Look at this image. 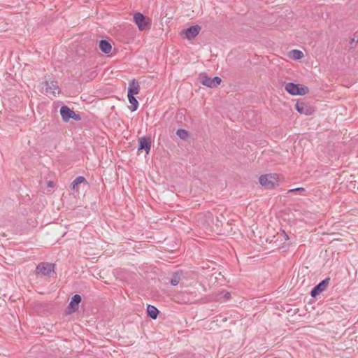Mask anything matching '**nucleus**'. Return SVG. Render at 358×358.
Wrapping results in <instances>:
<instances>
[{"mask_svg":"<svg viewBox=\"0 0 358 358\" xmlns=\"http://www.w3.org/2000/svg\"><path fill=\"white\" fill-rule=\"evenodd\" d=\"M288 56L294 60H299L304 57V55L303 52L299 50H292L289 52Z\"/></svg>","mask_w":358,"mask_h":358,"instance_id":"nucleus-17","label":"nucleus"},{"mask_svg":"<svg viewBox=\"0 0 358 358\" xmlns=\"http://www.w3.org/2000/svg\"><path fill=\"white\" fill-rule=\"evenodd\" d=\"M48 185L49 187H53V182H52V181H49V182H48Z\"/></svg>","mask_w":358,"mask_h":358,"instance_id":"nucleus-26","label":"nucleus"},{"mask_svg":"<svg viewBox=\"0 0 358 358\" xmlns=\"http://www.w3.org/2000/svg\"><path fill=\"white\" fill-rule=\"evenodd\" d=\"M259 184L262 186H267L268 185V174L262 175L259 178Z\"/></svg>","mask_w":358,"mask_h":358,"instance_id":"nucleus-22","label":"nucleus"},{"mask_svg":"<svg viewBox=\"0 0 358 358\" xmlns=\"http://www.w3.org/2000/svg\"><path fill=\"white\" fill-rule=\"evenodd\" d=\"M286 91L294 96H303L308 93V88L303 85L289 83L285 85Z\"/></svg>","mask_w":358,"mask_h":358,"instance_id":"nucleus-2","label":"nucleus"},{"mask_svg":"<svg viewBox=\"0 0 358 358\" xmlns=\"http://www.w3.org/2000/svg\"><path fill=\"white\" fill-rule=\"evenodd\" d=\"M328 282V280L327 279L322 280L317 285H316L310 292L311 296L315 297L316 296L320 294L322 292H324L327 288Z\"/></svg>","mask_w":358,"mask_h":358,"instance_id":"nucleus-10","label":"nucleus"},{"mask_svg":"<svg viewBox=\"0 0 358 358\" xmlns=\"http://www.w3.org/2000/svg\"><path fill=\"white\" fill-rule=\"evenodd\" d=\"M176 134L181 138V139H185L187 138L189 134L188 131L185 129H178L176 131Z\"/></svg>","mask_w":358,"mask_h":358,"instance_id":"nucleus-23","label":"nucleus"},{"mask_svg":"<svg viewBox=\"0 0 358 358\" xmlns=\"http://www.w3.org/2000/svg\"><path fill=\"white\" fill-rule=\"evenodd\" d=\"M138 150H145L149 154L151 149V138L150 136H142L138 140Z\"/></svg>","mask_w":358,"mask_h":358,"instance_id":"nucleus-8","label":"nucleus"},{"mask_svg":"<svg viewBox=\"0 0 358 358\" xmlns=\"http://www.w3.org/2000/svg\"><path fill=\"white\" fill-rule=\"evenodd\" d=\"M159 313V310L154 306L148 305L147 307V315L150 318L155 320Z\"/></svg>","mask_w":358,"mask_h":358,"instance_id":"nucleus-16","label":"nucleus"},{"mask_svg":"<svg viewBox=\"0 0 358 358\" xmlns=\"http://www.w3.org/2000/svg\"><path fill=\"white\" fill-rule=\"evenodd\" d=\"M134 21L140 31L149 30L151 28V20L141 13L134 14Z\"/></svg>","mask_w":358,"mask_h":358,"instance_id":"nucleus-1","label":"nucleus"},{"mask_svg":"<svg viewBox=\"0 0 358 358\" xmlns=\"http://www.w3.org/2000/svg\"><path fill=\"white\" fill-rule=\"evenodd\" d=\"M71 116H72V117H71V119H73V120L79 121L81 120L80 115L78 113H76L73 110Z\"/></svg>","mask_w":358,"mask_h":358,"instance_id":"nucleus-24","label":"nucleus"},{"mask_svg":"<svg viewBox=\"0 0 358 358\" xmlns=\"http://www.w3.org/2000/svg\"><path fill=\"white\" fill-rule=\"evenodd\" d=\"M99 47L105 54H109L112 50L111 44L106 40H101L99 41Z\"/></svg>","mask_w":358,"mask_h":358,"instance_id":"nucleus-15","label":"nucleus"},{"mask_svg":"<svg viewBox=\"0 0 358 358\" xmlns=\"http://www.w3.org/2000/svg\"><path fill=\"white\" fill-rule=\"evenodd\" d=\"M140 91V86L136 80H132L129 84L127 91V95H135L138 94Z\"/></svg>","mask_w":358,"mask_h":358,"instance_id":"nucleus-11","label":"nucleus"},{"mask_svg":"<svg viewBox=\"0 0 358 358\" xmlns=\"http://www.w3.org/2000/svg\"><path fill=\"white\" fill-rule=\"evenodd\" d=\"M280 178L278 174H270V187H275L278 185Z\"/></svg>","mask_w":358,"mask_h":358,"instance_id":"nucleus-20","label":"nucleus"},{"mask_svg":"<svg viewBox=\"0 0 358 358\" xmlns=\"http://www.w3.org/2000/svg\"><path fill=\"white\" fill-rule=\"evenodd\" d=\"M127 96L129 103L131 104V106L130 108L132 112L136 110L138 107V101H137L134 95H127Z\"/></svg>","mask_w":358,"mask_h":358,"instance_id":"nucleus-19","label":"nucleus"},{"mask_svg":"<svg viewBox=\"0 0 358 358\" xmlns=\"http://www.w3.org/2000/svg\"><path fill=\"white\" fill-rule=\"evenodd\" d=\"M55 272V264L48 262H42L36 266V273L43 276H48Z\"/></svg>","mask_w":358,"mask_h":358,"instance_id":"nucleus-4","label":"nucleus"},{"mask_svg":"<svg viewBox=\"0 0 358 358\" xmlns=\"http://www.w3.org/2000/svg\"><path fill=\"white\" fill-rule=\"evenodd\" d=\"M217 300L223 299L224 301H228L231 298V293L223 290L217 295Z\"/></svg>","mask_w":358,"mask_h":358,"instance_id":"nucleus-21","label":"nucleus"},{"mask_svg":"<svg viewBox=\"0 0 358 358\" xmlns=\"http://www.w3.org/2000/svg\"><path fill=\"white\" fill-rule=\"evenodd\" d=\"M184 278V272L181 270L177 271L173 274L170 283L173 286L178 285Z\"/></svg>","mask_w":358,"mask_h":358,"instance_id":"nucleus-13","label":"nucleus"},{"mask_svg":"<svg viewBox=\"0 0 358 358\" xmlns=\"http://www.w3.org/2000/svg\"><path fill=\"white\" fill-rule=\"evenodd\" d=\"M273 238H275V236H274ZM287 240L288 236L285 232H282L280 234H278L275 241H273L272 240L270 242L273 243L276 248H280L282 246L281 245V244H278L277 242L280 241V242H283V243H285Z\"/></svg>","mask_w":358,"mask_h":358,"instance_id":"nucleus-14","label":"nucleus"},{"mask_svg":"<svg viewBox=\"0 0 358 358\" xmlns=\"http://www.w3.org/2000/svg\"><path fill=\"white\" fill-rule=\"evenodd\" d=\"M200 31L201 27L196 24L191 26L186 29H183L182 32L185 34L187 39L191 40L194 38L199 34Z\"/></svg>","mask_w":358,"mask_h":358,"instance_id":"nucleus-9","label":"nucleus"},{"mask_svg":"<svg viewBox=\"0 0 358 358\" xmlns=\"http://www.w3.org/2000/svg\"><path fill=\"white\" fill-rule=\"evenodd\" d=\"M82 301V298L79 294H75L69 303V306L66 308V314H71L76 311H77L79 308V304Z\"/></svg>","mask_w":358,"mask_h":358,"instance_id":"nucleus-5","label":"nucleus"},{"mask_svg":"<svg viewBox=\"0 0 358 358\" xmlns=\"http://www.w3.org/2000/svg\"><path fill=\"white\" fill-rule=\"evenodd\" d=\"M73 110L67 106H63L60 108V115L64 122H67L72 117Z\"/></svg>","mask_w":358,"mask_h":358,"instance_id":"nucleus-12","label":"nucleus"},{"mask_svg":"<svg viewBox=\"0 0 358 358\" xmlns=\"http://www.w3.org/2000/svg\"><path fill=\"white\" fill-rule=\"evenodd\" d=\"M199 82L210 88H214L220 85L222 80L220 77L215 76L213 78L208 76L206 73H200L199 76Z\"/></svg>","mask_w":358,"mask_h":358,"instance_id":"nucleus-3","label":"nucleus"},{"mask_svg":"<svg viewBox=\"0 0 358 358\" xmlns=\"http://www.w3.org/2000/svg\"><path fill=\"white\" fill-rule=\"evenodd\" d=\"M43 89L45 90V92L52 93L54 96L57 94H59L60 93V90L58 86V83L57 81H51L49 83L48 81L43 82Z\"/></svg>","mask_w":358,"mask_h":358,"instance_id":"nucleus-6","label":"nucleus"},{"mask_svg":"<svg viewBox=\"0 0 358 358\" xmlns=\"http://www.w3.org/2000/svg\"><path fill=\"white\" fill-rule=\"evenodd\" d=\"M296 110L301 114L310 115L313 113V108L306 103L297 102L295 105Z\"/></svg>","mask_w":358,"mask_h":358,"instance_id":"nucleus-7","label":"nucleus"},{"mask_svg":"<svg viewBox=\"0 0 358 358\" xmlns=\"http://www.w3.org/2000/svg\"><path fill=\"white\" fill-rule=\"evenodd\" d=\"M82 182H87L83 176L77 177L71 183V187L73 190H78V185Z\"/></svg>","mask_w":358,"mask_h":358,"instance_id":"nucleus-18","label":"nucleus"},{"mask_svg":"<svg viewBox=\"0 0 358 358\" xmlns=\"http://www.w3.org/2000/svg\"><path fill=\"white\" fill-rule=\"evenodd\" d=\"M296 191L300 192H303L305 190L303 188L299 187V188L290 189L289 192H296Z\"/></svg>","mask_w":358,"mask_h":358,"instance_id":"nucleus-25","label":"nucleus"}]
</instances>
